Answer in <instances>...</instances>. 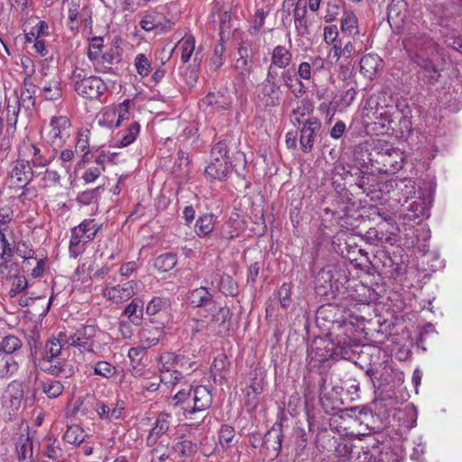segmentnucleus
I'll list each match as a JSON object with an SVG mask.
<instances>
[{
    "label": "nucleus",
    "mask_w": 462,
    "mask_h": 462,
    "mask_svg": "<svg viewBox=\"0 0 462 462\" xmlns=\"http://www.w3.org/2000/svg\"><path fill=\"white\" fill-rule=\"evenodd\" d=\"M7 230V227H0V258L5 259L10 258L13 254V249L11 245L7 242L5 238V232Z\"/></svg>",
    "instance_id": "13d9d810"
},
{
    "label": "nucleus",
    "mask_w": 462,
    "mask_h": 462,
    "mask_svg": "<svg viewBox=\"0 0 462 462\" xmlns=\"http://www.w3.org/2000/svg\"><path fill=\"white\" fill-rule=\"evenodd\" d=\"M97 328L93 325H85L71 334L66 342L72 346L79 347L80 351L93 352L94 343L92 339L95 337Z\"/></svg>",
    "instance_id": "1a4fd4ad"
},
{
    "label": "nucleus",
    "mask_w": 462,
    "mask_h": 462,
    "mask_svg": "<svg viewBox=\"0 0 462 462\" xmlns=\"http://www.w3.org/2000/svg\"><path fill=\"white\" fill-rule=\"evenodd\" d=\"M189 302L194 308H207L208 310L216 309L213 294L208 288L201 286L194 289L189 294Z\"/></svg>",
    "instance_id": "a211bd4d"
},
{
    "label": "nucleus",
    "mask_w": 462,
    "mask_h": 462,
    "mask_svg": "<svg viewBox=\"0 0 462 462\" xmlns=\"http://www.w3.org/2000/svg\"><path fill=\"white\" fill-rule=\"evenodd\" d=\"M407 4L404 0H392L388 5V22L395 24L406 18Z\"/></svg>",
    "instance_id": "bb28decb"
},
{
    "label": "nucleus",
    "mask_w": 462,
    "mask_h": 462,
    "mask_svg": "<svg viewBox=\"0 0 462 462\" xmlns=\"http://www.w3.org/2000/svg\"><path fill=\"white\" fill-rule=\"evenodd\" d=\"M282 90L278 82L263 81L258 93V98L266 106H276L281 101Z\"/></svg>",
    "instance_id": "dca6fc26"
},
{
    "label": "nucleus",
    "mask_w": 462,
    "mask_h": 462,
    "mask_svg": "<svg viewBox=\"0 0 462 462\" xmlns=\"http://www.w3.org/2000/svg\"><path fill=\"white\" fill-rule=\"evenodd\" d=\"M404 43L406 47L415 46L417 49V53L414 56L415 62L424 71L425 76L430 81H437L440 73L436 64L429 57V54H433L435 42L430 39L420 40L416 42H413L411 39H407L404 41Z\"/></svg>",
    "instance_id": "20e7f679"
},
{
    "label": "nucleus",
    "mask_w": 462,
    "mask_h": 462,
    "mask_svg": "<svg viewBox=\"0 0 462 462\" xmlns=\"http://www.w3.org/2000/svg\"><path fill=\"white\" fill-rule=\"evenodd\" d=\"M177 263L176 255L173 254H164L158 256L154 261V266L157 270L166 273L174 268Z\"/></svg>",
    "instance_id": "79ce46f5"
},
{
    "label": "nucleus",
    "mask_w": 462,
    "mask_h": 462,
    "mask_svg": "<svg viewBox=\"0 0 462 462\" xmlns=\"http://www.w3.org/2000/svg\"><path fill=\"white\" fill-rule=\"evenodd\" d=\"M16 451L19 461H32V442L28 437L19 439Z\"/></svg>",
    "instance_id": "c9c22d12"
},
{
    "label": "nucleus",
    "mask_w": 462,
    "mask_h": 462,
    "mask_svg": "<svg viewBox=\"0 0 462 462\" xmlns=\"http://www.w3.org/2000/svg\"><path fill=\"white\" fill-rule=\"evenodd\" d=\"M24 401V386L22 382L14 380L3 394L4 405L12 411H17Z\"/></svg>",
    "instance_id": "9d476101"
},
{
    "label": "nucleus",
    "mask_w": 462,
    "mask_h": 462,
    "mask_svg": "<svg viewBox=\"0 0 462 462\" xmlns=\"http://www.w3.org/2000/svg\"><path fill=\"white\" fill-rule=\"evenodd\" d=\"M321 124L316 117L308 118L300 129V143L304 152H310L313 147L315 137L319 132Z\"/></svg>",
    "instance_id": "f8f14e48"
},
{
    "label": "nucleus",
    "mask_w": 462,
    "mask_h": 462,
    "mask_svg": "<svg viewBox=\"0 0 462 462\" xmlns=\"http://www.w3.org/2000/svg\"><path fill=\"white\" fill-rule=\"evenodd\" d=\"M212 404L210 391L203 385L179 390L169 401V405L180 407L184 419L196 429L206 419L205 411Z\"/></svg>",
    "instance_id": "f257e3e1"
},
{
    "label": "nucleus",
    "mask_w": 462,
    "mask_h": 462,
    "mask_svg": "<svg viewBox=\"0 0 462 462\" xmlns=\"http://www.w3.org/2000/svg\"><path fill=\"white\" fill-rule=\"evenodd\" d=\"M62 354V345L60 339L51 338L48 340L44 346V352L42 359H55Z\"/></svg>",
    "instance_id": "58836bf2"
},
{
    "label": "nucleus",
    "mask_w": 462,
    "mask_h": 462,
    "mask_svg": "<svg viewBox=\"0 0 462 462\" xmlns=\"http://www.w3.org/2000/svg\"><path fill=\"white\" fill-rule=\"evenodd\" d=\"M247 50L245 48H239L238 54L239 58L236 60L235 68L242 75L247 76L251 69V61L247 59Z\"/></svg>",
    "instance_id": "09e8293b"
},
{
    "label": "nucleus",
    "mask_w": 462,
    "mask_h": 462,
    "mask_svg": "<svg viewBox=\"0 0 462 462\" xmlns=\"http://www.w3.org/2000/svg\"><path fill=\"white\" fill-rule=\"evenodd\" d=\"M375 162L381 172L393 174L403 167L404 155L397 148L386 147L378 152Z\"/></svg>",
    "instance_id": "6e6552de"
},
{
    "label": "nucleus",
    "mask_w": 462,
    "mask_h": 462,
    "mask_svg": "<svg viewBox=\"0 0 462 462\" xmlns=\"http://www.w3.org/2000/svg\"><path fill=\"white\" fill-rule=\"evenodd\" d=\"M282 425L276 422L264 435L263 445L267 449H273L278 454L282 448Z\"/></svg>",
    "instance_id": "412c9836"
},
{
    "label": "nucleus",
    "mask_w": 462,
    "mask_h": 462,
    "mask_svg": "<svg viewBox=\"0 0 462 462\" xmlns=\"http://www.w3.org/2000/svg\"><path fill=\"white\" fill-rule=\"evenodd\" d=\"M318 22L317 15L308 12L306 0H298L293 9V23L297 35L310 40Z\"/></svg>",
    "instance_id": "0eeeda50"
},
{
    "label": "nucleus",
    "mask_w": 462,
    "mask_h": 462,
    "mask_svg": "<svg viewBox=\"0 0 462 462\" xmlns=\"http://www.w3.org/2000/svg\"><path fill=\"white\" fill-rule=\"evenodd\" d=\"M227 152L226 143L225 141H219L213 146L210 152V159H215L216 157L229 158Z\"/></svg>",
    "instance_id": "774afa93"
},
{
    "label": "nucleus",
    "mask_w": 462,
    "mask_h": 462,
    "mask_svg": "<svg viewBox=\"0 0 462 462\" xmlns=\"http://www.w3.org/2000/svg\"><path fill=\"white\" fill-rule=\"evenodd\" d=\"M137 282L130 281L121 285L106 287L103 290V296L116 304L123 303L135 294Z\"/></svg>",
    "instance_id": "9b49d317"
},
{
    "label": "nucleus",
    "mask_w": 462,
    "mask_h": 462,
    "mask_svg": "<svg viewBox=\"0 0 462 462\" xmlns=\"http://www.w3.org/2000/svg\"><path fill=\"white\" fill-rule=\"evenodd\" d=\"M68 5V26L70 31L78 28V19L80 11V0H67Z\"/></svg>",
    "instance_id": "4c0bfd02"
},
{
    "label": "nucleus",
    "mask_w": 462,
    "mask_h": 462,
    "mask_svg": "<svg viewBox=\"0 0 462 462\" xmlns=\"http://www.w3.org/2000/svg\"><path fill=\"white\" fill-rule=\"evenodd\" d=\"M39 387L50 399H55L60 396L65 388L61 381L54 378H44L40 380Z\"/></svg>",
    "instance_id": "393cba45"
},
{
    "label": "nucleus",
    "mask_w": 462,
    "mask_h": 462,
    "mask_svg": "<svg viewBox=\"0 0 462 462\" xmlns=\"http://www.w3.org/2000/svg\"><path fill=\"white\" fill-rule=\"evenodd\" d=\"M88 244L83 238L78 236L77 233L71 229V236L69 240V254L73 258H77L79 255L82 254L85 251V245Z\"/></svg>",
    "instance_id": "37998d69"
},
{
    "label": "nucleus",
    "mask_w": 462,
    "mask_h": 462,
    "mask_svg": "<svg viewBox=\"0 0 462 462\" xmlns=\"http://www.w3.org/2000/svg\"><path fill=\"white\" fill-rule=\"evenodd\" d=\"M36 91L37 88L33 83L24 80L20 95L14 97L13 104L10 102L7 104L6 123L8 126L16 127L18 116L21 113H23L26 118L30 116L31 110L35 106Z\"/></svg>",
    "instance_id": "f03ea898"
},
{
    "label": "nucleus",
    "mask_w": 462,
    "mask_h": 462,
    "mask_svg": "<svg viewBox=\"0 0 462 462\" xmlns=\"http://www.w3.org/2000/svg\"><path fill=\"white\" fill-rule=\"evenodd\" d=\"M124 312L133 324H141L143 315L142 301L138 299H134L125 309Z\"/></svg>",
    "instance_id": "473e14b6"
},
{
    "label": "nucleus",
    "mask_w": 462,
    "mask_h": 462,
    "mask_svg": "<svg viewBox=\"0 0 462 462\" xmlns=\"http://www.w3.org/2000/svg\"><path fill=\"white\" fill-rule=\"evenodd\" d=\"M159 361V368L161 371V382L167 385H175L178 382L182 379V373L178 371L173 365H168Z\"/></svg>",
    "instance_id": "c85d7f7f"
},
{
    "label": "nucleus",
    "mask_w": 462,
    "mask_h": 462,
    "mask_svg": "<svg viewBox=\"0 0 462 462\" xmlns=\"http://www.w3.org/2000/svg\"><path fill=\"white\" fill-rule=\"evenodd\" d=\"M129 100H125L116 106L106 107V119H109V117L116 118V122H112V125H120L123 120L127 119L129 115Z\"/></svg>",
    "instance_id": "7c9ffc66"
},
{
    "label": "nucleus",
    "mask_w": 462,
    "mask_h": 462,
    "mask_svg": "<svg viewBox=\"0 0 462 462\" xmlns=\"http://www.w3.org/2000/svg\"><path fill=\"white\" fill-rule=\"evenodd\" d=\"M410 214L408 217L410 219H416L420 217H429V208L426 202L422 199H417L412 201L409 205Z\"/></svg>",
    "instance_id": "a19ab883"
},
{
    "label": "nucleus",
    "mask_w": 462,
    "mask_h": 462,
    "mask_svg": "<svg viewBox=\"0 0 462 462\" xmlns=\"http://www.w3.org/2000/svg\"><path fill=\"white\" fill-rule=\"evenodd\" d=\"M71 123L65 116H52L46 129L44 139L54 149L62 147L70 136Z\"/></svg>",
    "instance_id": "423d86ee"
},
{
    "label": "nucleus",
    "mask_w": 462,
    "mask_h": 462,
    "mask_svg": "<svg viewBox=\"0 0 462 462\" xmlns=\"http://www.w3.org/2000/svg\"><path fill=\"white\" fill-rule=\"evenodd\" d=\"M105 171V166H92L88 168L83 175L82 179L86 183L94 182Z\"/></svg>",
    "instance_id": "680f3d73"
},
{
    "label": "nucleus",
    "mask_w": 462,
    "mask_h": 462,
    "mask_svg": "<svg viewBox=\"0 0 462 462\" xmlns=\"http://www.w3.org/2000/svg\"><path fill=\"white\" fill-rule=\"evenodd\" d=\"M382 62L377 54L368 53L360 60V70L365 77L373 79L382 66Z\"/></svg>",
    "instance_id": "b1692460"
},
{
    "label": "nucleus",
    "mask_w": 462,
    "mask_h": 462,
    "mask_svg": "<svg viewBox=\"0 0 462 462\" xmlns=\"http://www.w3.org/2000/svg\"><path fill=\"white\" fill-rule=\"evenodd\" d=\"M99 229L100 225L96 223L94 219H86L79 226L72 228L74 233H77L78 236L88 243L95 238Z\"/></svg>",
    "instance_id": "a878e982"
},
{
    "label": "nucleus",
    "mask_w": 462,
    "mask_h": 462,
    "mask_svg": "<svg viewBox=\"0 0 462 462\" xmlns=\"http://www.w3.org/2000/svg\"><path fill=\"white\" fill-rule=\"evenodd\" d=\"M297 75L300 79L303 80H311L312 78L316 75L312 70L310 64L308 60L302 61L299 64L297 69Z\"/></svg>",
    "instance_id": "e2e57ef3"
},
{
    "label": "nucleus",
    "mask_w": 462,
    "mask_h": 462,
    "mask_svg": "<svg viewBox=\"0 0 462 462\" xmlns=\"http://www.w3.org/2000/svg\"><path fill=\"white\" fill-rule=\"evenodd\" d=\"M171 416L167 412H161L156 417L152 428L150 430L147 436L148 446H153L156 444L159 438L165 434L171 428Z\"/></svg>",
    "instance_id": "2eb2a0df"
},
{
    "label": "nucleus",
    "mask_w": 462,
    "mask_h": 462,
    "mask_svg": "<svg viewBox=\"0 0 462 462\" xmlns=\"http://www.w3.org/2000/svg\"><path fill=\"white\" fill-rule=\"evenodd\" d=\"M186 326L192 336H194L198 333H203L207 331L208 328V322L207 319L192 318L187 320Z\"/></svg>",
    "instance_id": "6e6d98bb"
},
{
    "label": "nucleus",
    "mask_w": 462,
    "mask_h": 462,
    "mask_svg": "<svg viewBox=\"0 0 462 462\" xmlns=\"http://www.w3.org/2000/svg\"><path fill=\"white\" fill-rule=\"evenodd\" d=\"M93 374L105 379H111L116 373V367L107 361H97L92 365Z\"/></svg>",
    "instance_id": "72a5a7b5"
},
{
    "label": "nucleus",
    "mask_w": 462,
    "mask_h": 462,
    "mask_svg": "<svg viewBox=\"0 0 462 462\" xmlns=\"http://www.w3.org/2000/svg\"><path fill=\"white\" fill-rule=\"evenodd\" d=\"M39 365L43 372L55 376L69 378L75 373L73 365L65 360L61 361L59 357L50 360L41 359Z\"/></svg>",
    "instance_id": "4468645a"
},
{
    "label": "nucleus",
    "mask_w": 462,
    "mask_h": 462,
    "mask_svg": "<svg viewBox=\"0 0 462 462\" xmlns=\"http://www.w3.org/2000/svg\"><path fill=\"white\" fill-rule=\"evenodd\" d=\"M17 355L4 354L0 352V377L9 378L13 376L19 369V360Z\"/></svg>",
    "instance_id": "5701e85b"
},
{
    "label": "nucleus",
    "mask_w": 462,
    "mask_h": 462,
    "mask_svg": "<svg viewBox=\"0 0 462 462\" xmlns=\"http://www.w3.org/2000/svg\"><path fill=\"white\" fill-rule=\"evenodd\" d=\"M33 175L30 161L18 158L7 167L5 182L10 188L23 189L32 180Z\"/></svg>",
    "instance_id": "39448f33"
},
{
    "label": "nucleus",
    "mask_w": 462,
    "mask_h": 462,
    "mask_svg": "<svg viewBox=\"0 0 462 462\" xmlns=\"http://www.w3.org/2000/svg\"><path fill=\"white\" fill-rule=\"evenodd\" d=\"M278 295L280 299V303L282 308L286 309L289 307L291 303V286L289 283H283L279 291Z\"/></svg>",
    "instance_id": "0e129e2a"
},
{
    "label": "nucleus",
    "mask_w": 462,
    "mask_h": 462,
    "mask_svg": "<svg viewBox=\"0 0 462 462\" xmlns=\"http://www.w3.org/2000/svg\"><path fill=\"white\" fill-rule=\"evenodd\" d=\"M60 180V176L56 171L47 170L41 179V185L43 188L52 187L59 184Z\"/></svg>",
    "instance_id": "bf43d9fd"
},
{
    "label": "nucleus",
    "mask_w": 462,
    "mask_h": 462,
    "mask_svg": "<svg viewBox=\"0 0 462 462\" xmlns=\"http://www.w3.org/2000/svg\"><path fill=\"white\" fill-rule=\"evenodd\" d=\"M357 19L352 13H346L341 19V30L343 32L352 34L356 31Z\"/></svg>",
    "instance_id": "4d7b16f0"
},
{
    "label": "nucleus",
    "mask_w": 462,
    "mask_h": 462,
    "mask_svg": "<svg viewBox=\"0 0 462 462\" xmlns=\"http://www.w3.org/2000/svg\"><path fill=\"white\" fill-rule=\"evenodd\" d=\"M139 132L140 125L137 122L132 123L127 129L117 134L116 142L118 143V146L126 147L133 143L138 136Z\"/></svg>",
    "instance_id": "c756f323"
},
{
    "label": "nucleus",
    "mask_w": 462,
    "mask_h": 462,
    "mask_svg": "<svg viewBox=\"0 0 462 462\" xmlns=\"http://www.w3.org/2000/svg\"><path fill=\"white\" fill-rule=\"evenodd\" d=\"M292 61V53L285 46L277 45L271 52L270 63L279 69L288 68Z\"/></svg>",
    "instance_id": "4be33fe9"
},
{
    "label": "nucleus",
    "mask_w": 462,
    "mask_h": 462,
    "mask_svg": "<svg viewBox=\"0 0 462 462\" xmlns=\"http://www.w3.org/2000/svg\"><path fill=\"white\" fill-rule=\"evenodd\" d=\"M235 438V430L229 425H223L218 434L219 444L223 448H227Z\"/></svg>",
    "instance_id": "603ef678"
},
{
    "label": "nucleus",
    "mask_w": 462,
    "mask_h": 462,
    "mask_svg": "<svg viewBox=\"0 0 462 462\" xmlns=\"http://www.w3.org/2000/svg\"><path fill=\"white\" fill-rule=\"evenodd\" d=\"M134 66L137 73L141 77H146L149 75L151 70V62L144 54L140 53L136 55L134 59Z\"/></svg>",
    "instance_id": "5fc2aeb1"
},
{
    "label": "nucleus",
    "mask_w": 462,
    "mask_h": 462,
    "mask_svg": "<svg viewBox=\"0 0 462 462\" xmlns=\"http://www.w3.org/2000/svg\"><path fill=\"white\" fill-rule=\"evenodd\" d=\"M70 80L74 90L84 98H97L106 89L103 80L96 76H88L87 72L80 68L72 70Z\"/></svg>",
    "instance_id": "7ed1b4c3"
},
{
    "label": "nucleus",
    "mask_w": 462,
    "mask_h": 462,
    "mask_svg": "<svg viewBox=\"0 0 462 462\" xmlns=\"http://www.w3.org/2000/svg\"><path fill=\"white\" fill-rule=\"evenodd\" d=\"M232 171V162L229 158L216 157L205 168V174L210 180H224Z\"/></svg>",
    "instance_id": "ddd939ff"
},
{
    "label": "nucleus",
    "mask_w": 462,
    "mask_h": 462,
    "mask_svg": "<svg viewBox=\"0 0 462 462\" xmlns=\"http://www.w3.org/2000/svg\"><path fill=\"white\" fill-rule=\"evenodd\" d=\"M28 286L27 280L24 276H15L13 280L12 288L10 291L11 296H14L23 291H24Z\"/></svg>",
    "instance_id": "69168bd1"
},
{
    "label": "nucleus",
    "mask_w": 462,
    "mask_h": 462,
    "mask_svg": "<svg viewBox=\"0 0 462 462\" xmlns=\"http://www.w3.org/2000/svg\"><path fill=\"white\" fill-rule=\"evenodd\" d=\"M356 91L351 87L339 95V98L333 102L335 109H344L349 106L356 98Z\"/></svg>",
    "instance_id": "49530a36"
},
{
    "label": "nucleus",
    "mask_w": 462,
    "mask_h": 462,
    "mask_svg": "<svg viewBox=\"0 0 462 462\" xmlns=\"http://www.w3.org/2000/svg\"><path fill=\"white\" fill-rule=\"evenodd\" d=\"M159 361L163 363V367H165V364H171L174 368H180L186 372L197 369L196 362L181 354L173 355L172 353H165L160 356Z\"/></svg>",
    "instance_id": "6ab92c4d"
},
{
    "label": "nucleus",
    "mask_w": 462,
    "mask_h": 462,
    "mask_svg": "<svg viewBox=\"0 0 462 462\" xmlns=\"http://www.w3.org/2000/svg\"><path fill=\"white\" fill-rule=\"evenodd\" d=\"M86 438V433L82 428L79 425H71L68 427L65 434L64 439L73 445H79L84 441Z\"/></svg>",
    "instance_id": "ea45409f"
},
{
    "label": "nucleus",
    "mask_w": 462,
    "mask_h": 462,
    "mask_svg": "<svg viewBox=\"0 0 462 462\" xmlns=\"http://www.w3.org/2000/svg\"><path fill=\"white\" fill-rule=\"evenodd\" d=\"M90 130L88 129H82L79 132L76 143H75V152H87L91 151L90 143ZM94 148H92L93 150Z\"/></svg>",
    "instance_id": "8fccbe9b"
},
{
    "label": "nucleus",
    "mask_w": 462,
    "mask_h": 462,
    "mask_svg": "<svg viewBox=\"0 0 462 462\" xmlns=\"http://www.w3.org/2000/svg\"><path fill=\"white\" fill-rule=\"evenodd\" d=\"M200 106L207 108L211 107V111L214 112L228 108L230 102L220 93H209L201 100Z\"/></svg>",
    "instance_id": "cd10ccee"
},
{
    "label": "nucleus",
    "mask_w": 462,
    "mask_h": 462,
    "mask_svg": "<svg viewBox=\"0 0 462 462\" xmlns=\"http://www.w3.org/2000/svg\"><path fill=\"white\" fill-rule=\"evenodd\" d=\"M103 38L94 37L88 46V57L93 62H99L100 57L103 54Z\"/></svg>",
    "instance_id": "de8ad7c7"
},
{
    "label": "nucleus",
    "mask_w": 462,
    "mask_h": 462,
    "mask_svg": "<svg viewBox=\"0 0 462 462\" xmlns=\"http://www.w3.org/2000/svg\"><path fill=\"white\" fill-rule=\"evenodd\" d=\"M170 307V301L166 298L154 297L146 306V314L154 316L160 312H166Z\"/></svg>",
    "instance_id": "e433bc0d"
},
{
    "label": "nucleus",
    "mask_w": 462,
    "mask_h": 462,
    "mask_svg": "<svg viewBox=\"0 0 462 462\" xmlns=\"http://www.w3.org/2000/svg\"><path fill=\"white\" fill-rule=\"evenodd\" d=\"M30 146L32 150L31 165H32L35 168H43L50 164L51 160L50 158L45 157L42 152V150L37 145H35L34 143H31Z\"/></svg>",
    "instance_id": "3c124183"
},
{
    "label": "nucleus",
    "mask_w": 462,
    "mask_h": 462,
    "mask_svg": "<svg viewBox=\"0 0 462 462\" xmlns=\"http://www.w3.org/2000/svg\"><path fill=\"white\" fill-rule=\"evenodd\" d=\"M181 55L180 60L187 63L195 51V38L192 35H186L178 43Z\"/></svg>",
    "instance_id": "f704fd0d"
},
{
    "label": "nucleus",
    "mask_w": 462,
    "mask_h": 462,
    "mask_svg": "<svg viewBox=\"0 0 462 462\" xmlns=\"http://www.w3.org/2000/svg\"><path fill=\"white\" fill-rule=\"evenodd\" d=\"M41 95L45 100L55 101L61 98L63 89L60 76L55 75L50 80H45L41 88Z\"/></svg>",
    "instance_id": "aec40b11"
},
{
    "label": "nucleus",
    "mask_w": 462,
    "mask_h": 462,
    "mask_svg": "<svg viewBox=\"0 0 462 462\" xmlns=\"http://www.w3.org/2000/svg\"><path fill=\"white\" fill-rule=\"evenodd\" d=\"M337 169H341L344 179H346L347 177H355L356 179L360 178L362 175H365V173L360 170L358 167L351 166V165H338Z\"/></svg>",
    "instance_id": "338daca9"
},
{
    "label": "nucleus",
    "mask_w": 462,
    "mask_h": 462,
    "mask_svg": "<svg viewBox=\"0 0 462 462\" xmlns=\"http://www.w3.org/2000/svg\"><path fill=\"white\" fill-rule=\"evenodd\" d=\"M335 267L332 265H327L321 269L316 276V284L322 288L331 287L332 281L334 279Z\"/></svg>",
    "instance_id": "c03bdc74"
},
{
    "label": "nucleus",
    "mask_w": 462,
    "mask_h": 462,
    "mask_svg": "<svg viewBox=\"0 0 462 462\" xmlns=\"http://www.w3.org/2000/svg\"><path fill=\"white\" fill-rule=\"evenodd\" d=\"M75 151L71 148H66L60 152L58 161L67 173L70 172L72 162L75 159Z\"/></svg>",
    "instance_id": "864d4df0"
},
{
    "label": "nucleus",
    "mask_w": 462,
    "mask_h": 462,
    "mask_svg": "<svg viewBox=\"0 0 462 462\" xmlns=\"http://www.w3.org/2000/svg\"><path fill=\"white\" fill-rule=\"evenodd\" d=\"M98 190L99 188H97L79 193L77 197L78 202L83 205H89L93 202H96L98 196Z\"/></svg>",
    "instance_id": "052dcab7"
},
{
    "label": "nucleus",
    "mask_w": 462,
    "mask_h": 462,
    "mask_svg": "<svg viewBox=\"0 0 462 462\" xmlns=\"http://www.w3.org/2000/svg\"><path fill=\"white\" fill-rule=\"evenodd\" d=\"M22 346L21 340L15 336H6L0 343V352L15 355L14 352Z\"/></svg>",
    "instance_id": "a18cd8bd"
},
{
    "label": "nucleus",
    "mask_w": 462,
    "mask_h": 462,
    "mask_svg": "<svg viewBox=\"0 0 462 462\" xmlns=\"http://www.w3.org/2000/svg\"><path fill=\"white\" fill-rule=\"evenodd\" d=\"M198 445L189 438L185 436L177 437L172 443L171 453L175 457L185 459L196 454Z\"/></svg>",
    "instance_id": "f3484780"
},
{
    "label": "nucleus",
    "mask_w": 462,
    "mask_h": 462,
    "mask_svg": "<svg viewBox=\"0 0 462 462\" xmlns=\"http://www.w3.org/2000/svg\"><path fill=\"white\" fill-rule=\"evenodd\" d=\"M217 217L213 214H205L196 222L195 232L199 236H205L210 234L216 225Z\"/></svg>",
    "instance_id": "2f4dec72"
}]
</instances>
